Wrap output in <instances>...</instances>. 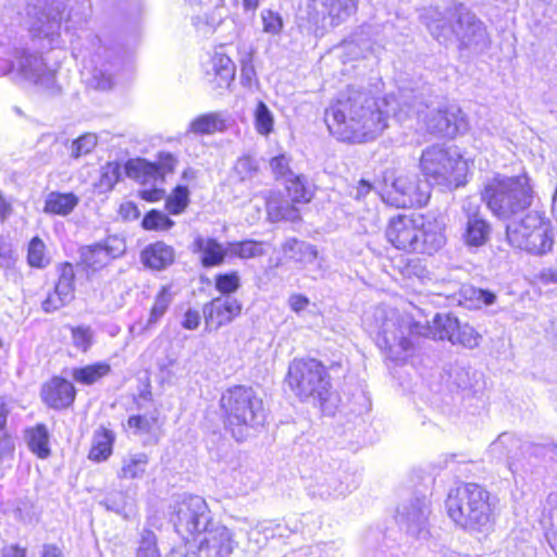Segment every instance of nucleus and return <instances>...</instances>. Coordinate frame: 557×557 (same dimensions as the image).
<instances>
[{
	"instance_id": "1",
	"label": "nucleus",
	"mask_w": 557,
	"mask_h": 557,
	"mask_svg": "<svg viewBox=\"0 0 557 557\" xmlns=\"http://www.w3.org/2000/svg\"><path fill=\"white\" fill-rule=\"evenodd\" d=\"M324 122L332 136L349 145L370 143L388 126L387 114L358 91L334 99L325 109Z\"/></svg>"
},
{
	"instance_id": "2",
	"label": "nucleus",
	"mask_w": 557,
	"mask_h": 557,
	"mask_svg": "<svg viewBox=\"0 0 557 557\" xmlns=\"http://www.w3.org/2000/svg\"><path fill=\"white\" fill-rule=\"evenodd\" d=\"M384 237L396 250L425 260L437 253L447 242L445 225L422 212H401L392 215L385 225Z\"/></svg>"
},
{
	"instance_id": "3",
	"label": "nucleus",
	"mask_w": 557,
	"mask_h": 557,
	"mask_svg": "<svg viewBox=\"0 0 557 557\" xmlns=\"http://www.w3.org/2000/svg\"><path fill=\"white\" fill-rule=\"evenodd\" d=\"M445 510L454 525L465 532L487 536L495 530L496 498L476 482H459L449 488Z\"/></svg>"
},
{
	"instance_id": "4",
	"label": "nucleus",
	"mask_w": 557,
	"mask_h": 557,
	"mask_svg": "<svg viewBox=\"0 0 557 557\" xmlns=\"http://www.w3.org/2000/svg\"><path fill=\"white\" fill-rule=\"evenodd\" d=\"M481 201L497 219L508 220L531 208L536 193L527 171L516 175L496 173L479 191Z\"/></svg>"
},
{
	"instance_id": "5",
	"label": "nucleus",
	"mask_w": 557,
	"mask_h": 557,
	"mask_svg": "<svg viewBox=\"0 0 557 557\" xmlns=\"http://www.w3.org/2000/svg\"><path fill=\"white\" fill-rule=\"evenodd\" d=\"M334 367L342 364L334 362L327 367L314 357H296L288 364L284 382L300 401L313 400L322 408L333 394L329 369Z\"/></svg>"
},
{
	"instance_id": "6",
	"label": "nucleus",
	"mask_w": 557,
	"mask_h": 557,
	"mask_svg": "<svg viewBox=\"0 0 557 557\" xmlns=\"http://www.w3.org/2000/svg\"><path fill=\"white\" fill-rule=\"evenodd\" d=\"M219 408L226 428L235 431L255 428L264 420V403L250 385L234 384L220 396Z\"/></svg>"
},
{
	"instance_id": "7",
	"label": "nucleus",
	"mask_w": 557,
	"mask_h": 557,
	"mask_svg": "<svg viewBox=\"0 0 557 557\" xmlns=\"http://www.w3.org/2000/svg\"><path fill=\"white\" fill-rule=\"evenodd\" d=\"M506 240L519 251L532 256H543L554 246V228L544 211L527 212L521 219L507 224Z\"/></svg>"
},
{
	"instance_id": "8",
	"label": "nucleus",
	"mask_w": 557,
	"mask_h": 557,
	"mask_svg": "<svg viewBox=\"0 0 557 557\" xmlns=\"http://www.w3.org/2000/svg\"><path fill=\"white\" fill-rule=\"evenodd\" d=\"M419 169L429 183L459 187L466 183L469 164L460 153L434 144L422 150Z\"/></svg>"
},
{
	"instance_id": "9",
	"label": "nucleus",
	"mask_w": 557,
	"mask_h": 557,
	"mask_svg": "<svg viewBox=\"0 0 557 557\" xmlns=\"http://www.w3.org/2000/svg\"><path fill=\"white\" fill-rule=\"evenodd\" d=\"M210 509L202 496L184 495L174 506L175 531L185 542L196 541L209 529Z\"/></svg>"
},
{
	"instance_id": "10",
	"label": "nucleus",
	"mask_w": 557,
	"mask_h": 557,
	"mask_svg": "<svg viewBox=\"0 0 557 557\" xmlns=\"http://www.w3.org/2000/svg\"><path fill=\"white\" fill-rule=\"evenodd\" d=\"M358 8L359 0H310L306 20L314 34L323 35L355 16Z\"/></svg>"
},
{
	"instance_id": "11",
	"label": "nucleus",
	"mask_w": 557,
	"mask_h": 557,
	"mask_svg": "<svg viewBox=\"0 0 557 557\" xmlns=\"http://www.w3.org/2000/svg\"><path fill=\"white\" fill-rule=\"evenodd\" d=\"M391 185L382 188L383 201L398 209L422 208L431 198V188L414 175H391Z\"/></svg>"
},
{
	"instance_id": "12",
	"label": "nucleus",
	"mask_w": 557,
	"mask_h": 557,
	"mask_svg": "<svg viewBox=\"0 0 557 557\" xmlns=\"http://www.w3.org/2000/svg\"><path fill=\"white\" fill-rule=\"evenodd\" d=\"M425 336L433 341H448L466 349L479 347L482 335L468 322H461L451 313H436L426 325Z\"/></svg>"
},
{
	"instance_id": "13",
	"label": "nucleus",
	"mask_w": 557,
	"mask_h": 557,
	"mask_svg": "<svg viewBox=\"0 0 557 557\" xmlns=\"http://www.w3.org/2000/svg\"><path fill=\"white\" fill-rule=\"evenodd\" d=\"M123 252V242L116 236H107L100 242L82 246L77 265L87 277H92L121 257Z\"/></svg>"
},
{
	"instance_id": "14",
	"label": "nucleus",
	"mask_w": 557,
	"mask_h": 557,
	"mask_svg": "<svg viewBox=\"0 0 557 557\" xmlns=\"http://www.w3.org/2000/svg\"><path fill=\"white\" fill-rule=\"evenodd\" d=\"M58 277L51 290L41 301L45 313H54L67 307L76 297V273L70 261H63L57 267Z\"/></svg>"
},
{
	"instance_id": "15",
	"label": "nucleus",
	"mask_w": 557,
	"mask_h": 557,
	"mask_svg": "<svg viewBox=\"0 0 557 557\" xmlns=\"http://www.w3.org/2000/svg\"><path fill=\"white\" fill-rule=\"evenodd\" d=\"M428 134L436 138L453 139L468 128L462 111L457 107H444L426 114L423 120Z\"/></svg>"
},
{
	"instance_id": "16",
	"label": "nucleus",
	"mask_w": 557,
	"mask_h": 557,
	"mask_svg": "<svg viewBox=\"0 0 557 557\" xmlns=\"http://www.w3.org/2000/svg\"><path fill=\"white\" fill-rule=\"evenodd\" d=\"M177 159L171 152H160L157 161H148L144 158L128 159L124 164L125 174L141 184L150 181H164L168 174L174 173Z\"/></svg>"
},
{
	"instance_id": "17",
	"label": "nucleus",
	"mask_w": 557,
	"mask_h": 557,
	"mask_svg": "<svg viewBox=\"0 0 557 557\" xmlns=\"http://www.w3.org/2000/svg\"><path fill=\"white\" fill-rule=\"evenodd\" d=\"M39 397L46 408L62 412L72 410L77 399V388L63 375L54 374L46 380L39 389Z\"/></svg>"
},
{
	"instance_id": "18",
	"label": "nucleus",
	"mask_w": 557,
	"mask_h": 557,
	"mask_svg": "<svg viewBox=\"0 0 557 557\" xmlns=\"http://www.w3.org/2000/svg\"><path fill=\"white\" fill-rule=\"evenodd\" d=\"M235 74V63L226 53L220 51L211 53L202 64L203 79L207 86L218 95H223L231 88Z\"/></svg>"
},
{
	"instance_id": "19",
	"label": "nucleus",
	"mask_w": 557,
	"mask_h": 557,
	"mask_svg": "<svg viewBox=\"0 0 557 557\" xmlns=\"http://www.w3.org/2000/svg\"><path fill=\"white\" fill-rule=\"evenodd\" d=\"M243 304L231 297L216 296L203 305L202 314L208 331H216L239 318Z\"/></svg>"
},
{
	"instance_id": "20",
	"label": "nucleus",
	"mask_w": 557,
	"mask_h": 557,
	"mask_svg": "<svg viewBox=\"0 0 557 557\" xmlns=\"http://www.w3.org/2000/svg\"><path fill=\"white\" fill-rule=\"evenodd\" d=\"M466 222L462 240L468 247H482L488 243L492 233L491 223L481 212L479 206H469L463 209Z\"/></svg>"
},
{
	"instance_id": "21",
	"label": "nucleus",
	"mask_w": 557,
	"mask_h": 557,
	"mask_svg": "<svg viewBox=\"0 0 557 557\" xmlns=\"http://www.w3.org/2000/svg\"><path fill=\"white\" fill-rule=\"evenodd\" d=\"M197 547V557H230L234 550L233 533L224 525L208 529Z\"/></svg>"
},
{
	"instance_id": "22",
	"label": "nucleus",
	"mask_w": 557,
	"mask_h": 557,
	"mask_svg": "<svg viewBox=\"0 0 557 557\" xmlns=\"http://www.w3.org/2000/svg\"><path fill=\"white\" fill-rule=\"evenodd\" d=\"M267 218L272 223L301 221V208L278 191L270 193L264 200Z\"/></svg>"
},
{
	"instance_id": "23",
	"label": "nucleus",
	"mask_w": 557,
	"mask_h": 557,
	"mask_svg": "<svg viewBox=\"0 0 557 557\" xmlns=\"http://www.w3.org/2000/svg\"><path fill=\"white\" fill-rule=\"evenodd\" d=\"M191 252L199 258L202 268L210 269L225 263L227 249L219 239L198 235L191 243Z\"/></svg>"
},
{
	"instance_id": "24",
	"label": "nucleus",
	"mask_w": 557,
	"mask_h": 557,
	"mask_svg": "<svg viewBox=\"0 0 557 557\" xmlns=\"http://www.w3.org/2000/svg\"><path fill=\"white\" fill-rule=\"evenodd\" d=\"M175 260L174 248L162 240L147 245L140 252L141 263L153 271L170 267Z\"/></svg>"
},
{
	"instance_id": "25",
	"label": "nucleus",
	"mask_w": 557,
	"mask_h": 557,
	"mask_svg": "<svg viewBox=\"0 0 557 557\" xmlns=\"http://www.w3.org/2000/svg\"><path fill=\"white\" fill-rule=\"evenodd\" d=\"M115 434L112 430L100 426L94 434L87 458L96 463L107 461L113 454Z\"/></svg>"
},
{
	"instance_id": "26",
	"label": "nucleus",
	"mask_w": 557,
	"mask_h": 557,
	"mask_svg": "<svg viewBox=\"0 0 557 557\" xmlns=\"http://www.w3.org/2000/svg\"><path fill=\"white\" fill-rule=\"evenodd\" d=\"M173 298L174 292L171 285H162L159 287L149 308L146 329H152L160 323L169 311Z\"/></svg>"
},
{
	"instance_id": "27",
	"label": "nucleus",
	"mask_w": 557,
	"mask_h": 557,
	"mask_svg": "<svg viewBox=\"0 0 557 557\" xmlns=\"http://www.w3.org/2000/svg\"><path fill=\"white\" fill-rule=\"evenodd\" d=\"M112 372L107 361H97L72 370V376L81 385L90 386L97 384Z\"/></svg>"
},
{
	"instance_id": "28",
	"label": "nucleus",
	"mask_w": 557,
	"mask_h": 557,
	"mask_svg": "<svg viewBox=\"0 0 557 557\" xmlns=\"http://www.w3.org/2000/svg\"><path fill=\"white\" fill-rule=\"evenodd\" d=\"M284 188L289 200L301 209L309 205L315 195L314 189L308 184L307 178L301 174L290 176Z\"/></svg>"
},
{
	"instance_id": "29",
	"label": "nucleus",
	"mask_w": 557,
	"mask_h": 557,
	"mask_svg": "<svg viewBox=\"0 0 557 557\" xmlns=\"http://www.w3.org/2000/svg\"><path fill=\"white\" fill-rule=\"evenodd\" d=\"M78 197L74 193L51 191L47 195L44 211L51 215H67L78 205Z\"/></svg>"
},
{
	"instance_id": "30",
	"label": "nucleus",
	"mask_w": 557,
	"mask_h": 557,
	"mask_svg": "<svg viewBox=\"0 0 557 557\" xmlns=\"http://www.w3.org/2000/svg\"><path fill=\"white\" fill-rule=\"evenodd\" d=\"M25 438L29 450L40 459L50 456L49 432L44 423H37L25 430Z\"/></svg>"
},
{
	"instance_id": "31",
	"label": "nucleus",
	"mask_w": 557,
	"mask_h": 557,
	"mask_svg": "<svg viewBox=\"0 0 557 557\" xmlns=\"http://www.w3.org/2000/svg\"><path fill=\"white\" fill-rule=\"evenodd\" d=\"M128 430L136 435H154L158 440V433L161 431L162 422L159 413L141 414L136 413L127 418Z\"/></svg>"
},
{
	"instance_id": "32",
	"label": "nucleus",
	"mask_w": 557,
	"mask_h": 557,
	"mask_svg": "<svg viewBox=\"0 0 557 557\" xmlns=\"http://www.w3.org/2000/svg\"><path fill=\"white\" fill-rule=\"evenodd\" d=\"M189 205L190 190L186 185L177 184L165 195L164 210L168 214L181 215L187 211Z\"/></svg>"
},
{
	"instance_id": "33",
	"label": "nucleus",
	"mask_w": 557,
	"mask_h": 557,
	"mask_svg": "<svg viewBox=\"0 0 557 557\" xmlns=\"http://www.w3.org/2000/svg\"><path fill=\"white\" fill-rule=\"evenodd\" d=\"M26 262L32 269L42 270L51 263L47 245L38 235L33 236L26 248Z\"/></svg>"
},
{
	"instance_id": "34",
	"label": "nucleus",
	"mask_w": 557,
	"mask_h": 557,
	"mask_svg": "<svg viewBox=\"0 0 557 557\" xmlns=\"http://www.w3.org/2000/svg\"><path fill=\"white\" fill-rule=\"evenodd\" d=\"M226 129L224 119L216 112L196 116L189 124V131L197 135H210Z\"/></svg>"
},
{
	"instance_id": "35",
	"label": "nucleus",
	"mask_w": 557,
	"mask_h": 557,
	"mask_svg": "<svg viewBox=\"0 0 557 557\" xmlns=\"http://www.w3.org/2000/svg\"><path fill=\"white\" fill-rule=\"evenodd\" d=\"M149 463V457L145 453H138L124 458L117 472L120 480H136L143 476Z\"/></svg>"
},
{
	"instance_id": "36",
	"label": "nucleus",
	"mask_w": 557,
	"mask_h": 557,
	"mask_svg": "<svg viewBox=\"0 0 557 557\" xmlns=\"http://www.w3.org/2000/svg\"><path fill=\"white\" fill-rule=\"evenodd\" d=\"M228 250L233 257L242 260L259 258L265 253L264 243L250 238L230 243Z\"/></svg>"
},
{
	"instance_id": "37",
	"label": "nucleus",
	"mask_w": 557,
	"mask_h": 557,
	"mask_svg": "<svg viewBox=\"0 0 557 557\" xmlns=\"http://www.w3.org/2000/svg\"><path fill=\"white\" fill-rule=\"evenodd\" d=\"M175 222L171 219V214L164 210L150 209L148 210L140 222L143 230L147 232H168L172 230Z\"/></svg>"
},
{
	"instance_id": "38",
	"label": "nucleus",
	"mask_w": 557,
	"mask_h": 557,
	"mask_svg": "<svg viewBox=\"0 0 557 557\" xmlns=\"http://www.w3.org/2000/svg\"><path fill=\"white\" fill-rule=\"evenodd\" d=\"M460 297V304L469 309L490 306L496 301V295L493 292L473 286L465 288Z\"/></svg>"
},
{
	"instance_id": "39",
	"label": "nucleus",
	"mask_w": 557,
	"mask_h": 557,
	"mask_svg": "<svg viewBox=\"0 0 557 557\" xmlns=\"http://www.w3.org/2000/svg\"><path fill=\"white\" fill-rule=\"evenodd\" d=\"M213 285L219 296L230 297L240 289L242 278L236 270L219 272L213 276Z\"/></svg>"
},
{
	"instance_id": "40",
	"label": "nucleus",
	"mask_w": 557,
	"mask_h": 557,
	"mask_svg": "<svg viewBox=\"0 0 557 557\" xmlns=\"http://www.w3.org/2000/svg\"><path fill=\"white\" fill-rule=\"evenodd\" d=\"M18 62V71L27 77H33L34 83H39L42 75L37 73L38 70L46 69V63L41 57H37L28 51H21L16 55Z\"/></svg>"
},
{
	"instance_id": "41",
	"label": "nucleus",
	"mask_w": 557,
	"mask_h": 557,
	"mask_svg": "<svg viewBox=\"0 0 557 557\" xmlns=\"http://www.w3.org/2000/svg\"><path fill=\"white\" fill-rule=\"evenodd\" d=\"M253 124L256 132L264 137H268L274 132V115L263 101H258L253 110Z\"/></svg>"
},
{
	"instance_id": "42",
	"label": "nucleus",
	"mask_w": 557,
	"mask_h": 557,
	"mask_svg": "<svg viewBox=\"0 0 557 557\" xmlns=\"http://www.w3.org/2000/svg\"><path fill=\"white\" fill-rule=\"evenodd\" d=\"M10 407L5 401L0 403V459L12 457L15 445L12 436L7 432Z\"/></svg>"
},
{
	"instance_id": "43",
	"label": "nucleus",
	"mask_w": 557,
	"mask_h": 557,
	"mask_svg": "<svg viewBox=\"0 0 557 557\" xmlns=\"http://www.w3.org/2000/svg\"><path fill=\"white\" fill-rule=\"evenodd\" d=\"M122 176V165L117 161L107 162L100 170L98 186L106 191L112 190Z\"/></svg>"
},
{
	"instance_id": "44",
	"label": "nucleus",
	"mask_w": 557,
	"mask_h": 557,
	"mask_svg": "<svg viewBox=\"0 0 557 557\" xmlns=\"http://www.w3.org/2000/svg\"><path fill=\"white\" fill-rule=\"evenodd\" d=\"M73 345L82 352H87L94 344V335L90 326L74 325L70 327Z\"/></svg>"
},
{
	"instance_id": "45",
	"label": "nucleus",
	"mask_w": 557,
	"mask_h": 557,
	"mask_svg": "<svg viewBox=\"0 0 557 557\" xmlns=\"http://www.w3.org/2000/svg\"><path fill=\"white\" fill-rule=\"evenodd\" d=\"M136 557H161L158 548L157 536L151 530H145L140 536Z\"/></svg>"
},
{
	"instance_id": "46",
	"label": "nucleus",
	"mask_w": 557,
	"mask_h": 557,
	"mask_svg": "<svg viewBox=\"0 0 557 557\" xmlns=\"http://www.w3.org/2000/svg\"><path fill=\"white\" fill-rule=\"evenodd\" d=\"M290 161L292 158L286 153H280L269 160L270 170L276 181L292 174Z\"/></svg>"
},
{
	"instance_id": "47",
	"label": "nucleus",
	"mask_w": 557,
	"mask_h": 557,
	"mask_svg": "<svg viewBox=\"0 0 557 557\" xmlns=\"http://www.w3.org/2000/svg\"><path fill=\"white\" fill-rule=\"evenodd\" d=\"M235 171L243 180L251 177L259 171L258 161L250 154H243L235 162Z\"/></svg>"
},
{
	"instance_id": "48",
	"label": "nucleus",
	"mask_w": 557,
	"mask_h": 557,
	"mask_svg": "<svg viewBox=\"0 0 557 557\" xmlns=\"http://www.w3.org/2000/svg\"><path fill=\"white\" fill-rule=\"evenodd\" d=\"M240 77L245 86L258 84V77L253 64V54L249 52L245 59L240 61Z\"/></svg>"
},
{
	"instance_id": "49",
	"label": "nucleus",
	"mask_w": 557,
	"mask_h": 557,
	"mask_svg": "<svg viewBox=\"0 0 557 557\" xmlns=\"http://www.w3.org/2000/svg\"><path fill=\"white\" fill-rule=\"evenodd\" d=\"M262 28L264 33L277 35L283 28L281 15L274 11L268 10L262 14Z\"/></svg>"
},
{
	"instance_id": "50",
	"label": "nucleus",
	"mask_w": 557,
	"mask_h": 557,
	"mask_svg": "<svg viewBox=\"0 0 557 557\" xmlns=\"http://www.w3.org/2000/svg\"><path fill=\"white\" fill-rule=\"evenodd\" d=\"M96 146V140L89 135H83L73 140L72 144V157L78 159L82 156H86L92 151Z\"/></svg>"
},
{
	"instance_id": "51",
	"label": "nucleus",
	"mask_w": 557,
	"mask_h": 557,
	"mask_svg": "<svg viewBox=\"0 0 557 557\" xmlns=\"http://www.w3.org/2000/svg\"><path fill=\"white\" fill-rule=\"evenodd\" d=\"M304 247V243L296 238H290L282 245V250L288 259L300 262L302 260Z\"/></svg>"
},
{
	"instance_id": "52",
	"label": "nucleus",
	"mask_w": 557,
	"mask_h": 557,
	"mask_svg": "<svg viewBox=\"0 0 557 557\" xmlns=\"http://www.w3.org/2000/svg\"><path fill=\"white\" fill-rule=\"evenodd\" d=\"M201 324V313L196 308H188L184 311L181 325L184 330L195 331Z\"/></svg>"
},
{
	"instance_id": "53",
	"label": "nucleus",
	"mask_w": 557,
	"mask_h": 557,
	"mask_svg": "<svg viewBox=\"0 0 557 557\" xmlns=\"http://www.w3.org/2000/svg\"><path fill=\"white\" fill-rule=\"evenodd\" d=\"M138 197L149 203H156L165 198V190L160 187H151L139 190Z\"/></svg>"
},
{
	"instance_id": "54",
	"label": "nucleus",
	"mask_w": 557,
	"mask_h": 557,
	"mask_svg": "<svg viewBox=\"0 0 557 557\" xmlns=\"http://www.w3.org/2000/svg\"><path fill=\"white\" fill-rule=\"evenodd\" d=\"M288 305L292 311L300 313L309 307L310 300L302 294H292L288 298Z\"/></svg>"
},
{
	"instance_id": "55",
	"label": "nucleus",
	"mask_w": 557,
	"mask_h": 557,
	"mask_svg": "<svg viewBox=\"0 0 557 557\" xmlns=\"http://www.w3.org/2000/svg\"><path fill=\"white\" fill-rule=\"evenodd\" d=\"M119 213L125 220L137 219L140 214L137 205L133 201H125L121 203L119 207Z\"/></svg>"
},
{
	"instance_id": "56",
	"label": "nucleus",
	"mask_w": 557,
	"mask_h": 557,
	"mask_svg": "<svg viewBox=\"0 0 557 557\" xmlns=\"http://www.w3.org/2000/svg\"><path fill=\"white\" fill-rule=\"evenodd\" d=\"M13 213L12 203L0 190V224H3Z\"/></svg>"
},
{
	"instance_id": "57",
	"label": "nucleus",
	"mask_w": 557,
	"mask_h": 557,
	"mask_svg": "<svg viewBox=\"0 0 557 557\" xmlns=\"http://www.w3.org/2000/svg\"><path fill=\"white\" fill-rule=\"evenodd\" d=\"M1 557H28L27 549L17 544L9 545L1 550Z\"/></svg>"
},
{
	"instance_id": "58",
	"label": "nucleus",
	"mask_w": 557,
	"mask_h": 557,
	"mask_svg": "<svg viewBox=\"0 0 557 557\" xmlns=\"http://www.w3.org/2000/svg\"><path fill=\"white\" fill-rule=\"evenodd\" d=\"M355 188H356L355 198L359 200V199L367 197L373 190V185L370 181L361 178L358 181Z\"/></svg>"
},
{
	"instance_id": "59",
	"label": "nucleus",
	"mask_w": 557,
	"mask_h": 557,
	"mask_svg": "<svg viewBox=\"0 0 557 557\" xmlns=\"http://www.w3.org/2000/svg\"><path fill=\"white\" fill-rule=\"evenodd\" d=\"M14 261L13 252L10 247L1 243L0 244V268L10 267Z\"/></svg>"
},
{
	"instance_id": "60",
	"label": "nucleus",
	"mask_w": 557,
	"mask_h": 557,
	"mask_svg": "<svg viewBox=\"0 0 557 557\" xmlns=\"http://www.w3.org/2000/svg\"><path fill=\"white\" fill-rule=\"evenodd\" d=\"M39 557H65V555L57 544H45Z\"/></svg>"
},
{
	"instance_id": "61",
	"label": "nucleus",
	"mask_w": 557,
	"mask_h": 557,
	"mask_svg": "<svg viewBox=\"0 0 557 557\" xmlns=\"http://www.w3.org/2000/svg\"><path fill=\"white\" fill-rule=\"evenodd\" d=\"M425 271V268L422 267L419 262H414L411 264V262H408L404 268L400 269V272L404 276H411V275H421Z\"/></svg>"
},
{
	"instance_id": "62",
	"label": "nucleus",
	"mask_w": 557,
	"mask_h": 557,
	"mask_svg": "<svg viewBox=\"0 0 557 557\" xmlns=\"http://www.w3.org/2000/svg\"><path fill=\"white\" fill-rule=\"evenodd\" d=\"M541 280L545 283H557V268L544 270L541 273Z\"/></svg>"
},
{
	"instance_id": "63",
	"label": "nucleus",
	"mask_w": 557,
	"mask_h": 557,
	"mask_svg": "<svg viewBox=\"0 0 557 557\" xmlns=\"http://www.w3.org/2000/svg\"><path fill=\"white\" fill-rule=\"evenodd\" d=\"M260 0H243L246 10L255 11L259 7Z\"/></svg>"
},
{
	"instance_id": "64",
	"label": "nucleus",
	"mask_w": 557,
	"mask_h": 557,
	"mask_svg": "<svg viewBox=\"0 0 557 557\" xmlns=\"http://www.w3.org/2000/svg\"><path fill=\"white\" fill-rule=\"evenodd\" d=\"M549 545H550L552 549L555 552V554L557 555V531L554 532L552 534V536L549 537Z\"/></svg>"
}]
</instances>
